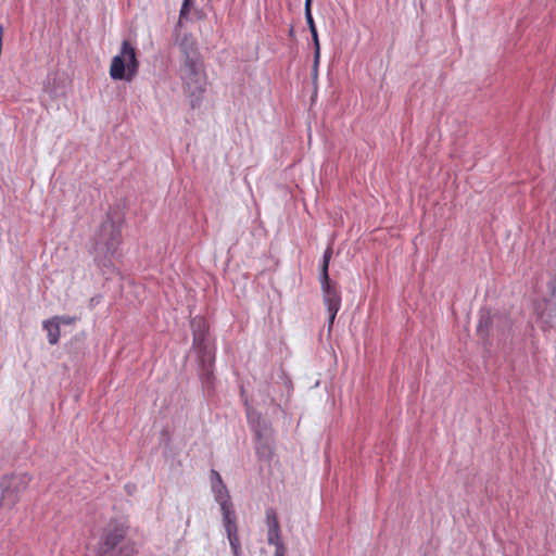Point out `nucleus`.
<instances>
[{
    "instance_id": "14",
    "label": "nucleus",
    "mask_w": 556,
    "mask_h": 556,
    "mask_svg": "<svg viewBox=\"0 0 556 556\" xmlns=\"http://www.w3.org/2000/svg\"><path fill=\"white\" fill-rule=\"evenodd\" d=\"M42 327L48 333V342L51 345L56 344L60 339V321H56L52 317L51 319L45 320Z\"/></svg>"
},
{
    "instance_id": "5",
    "label": "nucleus",
    "mask_w": 556,
    "mask_h": 556,
    "mask_svg": "<svg viewBox=\"0 0 556 556\" xmlns=\"http://www.w3.org/2000/svg\"><path fill=\"white\" fill-rule=\"evenodd\" d=\"M139 71L137 50L128 40H124L121 51L112 59L110 76L114 80L132 81Z\"/></svg>"
},
{
    "instance_id": "4",
    "label": "nucleus",
    "mask_w": 556,
    "mask_h": 556,
    "mask_svg": "<svg viewBox=\"0 0 556 556\" xmlns=\"http://www.w3.org/2000/svg\"><path fill=\"white\" fill-rule=\"evenodd\" d=\"M510 328L511 320L507 314L491 312L489 308L480 309L477 334L485 344H490L493 338L504 339Z\"/></svg>"
},
{
    "instance_id": "29",
    "label": "nucleus",
    "mask_w": 556,
    "mask_h": 556,
    "mask_svg": "<svg viewBox=\"0 0 556 556\" xmlns=\"http://www.w3.org/2000/svg\"><path fill=\"white\" fill-rule=\"evenodd\" d=\"M289 37H294V28H293V26H291L290 29H289Z\"/></svg>"
},
{
    "instance_id": "26",
    "label": "nucleus",
    "mask_w": 556,
    "mask_h": 556,
    "mask_svg": "<svg viewBox=\"0 0 556 556\" xmlns=\"http://www.w3.org/2000/svg\"><path fill=\"white\" fill-rule=\"evenodd\" d=\"M312 2H313V0H305V3H304V11H309V10H312Z\"/></svg>"
},
{
    "instance_id": "19",
    "label": "nucleus",
    "mask_w": 556,
    "mask_h": 556,
    "mask_svg": "<svg viewBox=\"0 0 556 556\" xmlns=\"http://www.w3.org/2000/svg\"><path fill=\"white\" fill-rule=\"evenodd\" d=\"M267 543L269 545H277L283 543L281 536V528L267 531Z\"/></svg>"
},
{
    "instance_id": "21",
    "label": "nucleus",
    "mask_w": 556,
    "mask_h": 556,
    "mask_svg": "<svg viewBox=\"0 0 556 556\" xmlns=\"http://www.w3.org/2000/svg\"><path fill=\"white\" fill-rule=\"evenodd\" d=\"M312 40L314 43V52L316 54V62H319L320 59V43L318 38L317 29L311 31Z\"/></svg>"
},
{
    "instance_id": "10",
    "label": "nucleus",
    "mask_w": 556,
    "mask_h": 556,
    "mask_svg": "<svg viewBox=\"0 0 556 556\" xmlns=\"http://www.w3.org/2000/svg\"><path fill=\"white\" fill-rule=\"evenodd\" d=\"M175 43L180 52V63H191L203 60L195 38L188 33L177 35Z\"/></svg>"
},
{
    "instance_id": "25",
    "label": "nucleus",
    "mask_w": 556,
    "mask_h": 556,
    "mask_svg": "<svg viewBox=\"0 0 556 556\" xmlns=\"http://www.w3.org/2000/svg\"><path fill=\"white\" fill-rule=\"evenodd\" d=\"M274 546H275V555L274 556H286L287 548H286L285 543H280V544L274 545Z\"/></svg>"
},
{
    "instance_id": "23",
    "label": "nucleus",
    "mask_w": 556,
    "mask_h": 556,
    "mask_svg": "<svg viewBox=\"0 0 556 556\" xmlns=\"http://www.w3.org/2000/svg\"><path fill=\"white\" fill-rule=\"evenodd\" d=\"M304 13H305V20H306V23L308 25L309 31L317 29L316 25H315V22H314V18H313L312 10L304 11Z\"/></svg>"
},
{
    "instance_id": "13",
    "label": "nucleus",
    "mask_w": 556,
    "mask_h": 556,
    "mask_svg": "<svg viewBox=\"0 0 556 556\" xmlns=\"http://www.w3.org/2000/svg\"><path fill=\"white\" fill-rule=\"evenodd\" d=\"M222 515H223V523L226 530V533L237 531V516L233 508V504H226L220 506Z\"/></svg>"
},
{
    "instance_id": "28",
    "label": "nucleus",
    "mask_w": 556,
    "mask_h": 556,
    "mask_svg": "<svg viewBox=\"0 0 556 556\" xmlns=\"http://www.w3.org/2000/svg\"><path fill=\"white\" fill-rule=\"evenodd\" d=\"M318 62H316V54L314 53V72L317 73Z\"/></svg>"
},
{
    "instance_id": "17",
    "label": "nucleus",
    "mask_w": 556,
    "mask_h": 556,
    "mask_svg": "<svg viewBox=\"0 0 556 556\" xmlns=\"http://www.w3.org/2000/svg\"><path fill=\"white\" fill-rule=\"evenodd\" d=\"M332 256V248L328 247L323 255V260L319 268V277H329V263Z\"/></svg>"
},
{
    "instance_id": "15",
    "label": "nucleus",
    "mask_w": 556,
    "mask_h": 556,
    "mask_svg": "<svg viewBox=\"0 0 556 556\" xmlns=\"http://www.w3.org/2000/svg\"><path fill=\"white\" fill-rule=\"evenodd\" d=\"M212 492L215 501L219 504V506L232 503L226 484L212 488Z\"/></svg>"
},
{
    "instance_id": "20",
    "label": "nucleus",
    "mask_w": 556,
    "mask_h": 556,
    "mask_svg": "<svg viewBox=\"0 0 556 556\" xmlns=\"http://www.w3.org/2000/svg\"><path fill=\"white\" fill-rule=\"evenodd\" d=\"M191 4H192V0H184L182 1L181 9L179 12V22H178L179 25L182 23L184 20H188Z\"/></svg>"
},
{
    "instance_id": "12",
    "label": "nucleus",
    "mask_w": 556,
    "mask_h": 556,
    "mask_svg": "<svg viewBox=\"0 0 556 556\" xmlns=\"http://www.w3.org/2000/svg\"><path fill=\"white\" fill-rule=\"evenodd\" d=\"M255 435L257 438V444H256V453L260 456V458H269L271 455V447L267 441V439H264V434L267 430L265 421H263V426L260 420V416H257V422L256 425H253Z\"/></svg>"
},
{
    "instance_id": "22",
    "label": "nucleus",
    "mask_w": 556,
    "mask_h": 556,
    "mask_svg": "<svg viewBox=\"0 0 556 556\" xmlns=\"http://www.w3.org/2000/svg\"><path fill=\"white\" fill-rule=\"evenodd\" d=\"M210 479H211V488L220 486V485L225 484L222 479V476L215 469H211Z\"/></svg>"
},
{
    "instance_id": "27",
    "label": "nucleus",
    "mask_w": 556,
    "mask_h": 556,
    "mask_svg": "<svg viewBox=\"0 0 556 556\" xmlns=\"http://www.w3.org/2000/svg\"><path fill=\"white\" fill-rule=\"evenodd\" d=\"M248 419L250 422L254 424V413L250 412L249 409H248Z\"/></svg>"
},
{
    "instance_id": "3",
    "label": "nucleus",
    "mask_w": 556,
    "mask_h": 556,
    "mask_svg": "<svg viewBox=\"0 0 556 556\" xmlns=\"http://www.w3.org/2000/svg\"><path fill=\"white\" fill-rule=\"evenodd\" d=\"M179 77L182 83L184 91L189 99L190 106L192 109L199 108L202 103L207 84L204 60L180 63Z\"/></svg>"
},
{
    "instance_id": "18",
    "label": "nucleus",
    "mask_w": 556,
    "mask_h": 556,
    "mask_svg": "<svg viewBox=\"0 0 556 556\" xmlns=\"http://www.w3.org/2000/svg\"><path fill=\"white\" fill-rule=\"evenodd\" d=\"M266 526H267V531L269 530H276V529H279L280 528V523H279V519H278V515L276 513V510L271 507L267 508L266 509Z\"/></svg>"
},
{
    "instance_id": "2",
    "label": "nucleus",
    "mask_w": 556,
    "mask_h": 556,
    "mask_svg": "<svg viewBox=\"0 0 556 556\" xmlns=\"http://www.w3.org/2000/svg\"><path fill=\"white\" fill-rule=\"evenodd\" d=\"M128 529L124 520H110L102 529L97 556H134L135 546L127 538Z\"/></svg>"
},
{
    "instance_id": "8",
    "label": "nucleus",
    "mask_w": 556,
    "mask_h": 556,
    "mask_svg": "<svg viewBox=\"0 0 556 556\" xmlns=\"http://www.w3.org/2000/svg\"><path fill=\"white\" fill-rule=\"evenodd\" d=\"M319 281L323 291V300L327 306L328 330L330 331L341 307V292L338 283L331 280L330 277H319Z\"/></svg>"
},
{
    "instance_id": "1",
    "label": "nucleus",
    "mask_w": 556,
    "mask_h": 556,
    "mask_svg": "<svg viewBox=\"0 0 556 556\" xmlns=\"http://www.w3.org/2000/svg\"><path fill=\"white\" fill-rule=\"evenodd\" d=\"M124 222V208L119 204H114L110 206L105 219L93 237L91 250L93 262L104 276H111L117 271L114 261L119 256Z\"/></svg>"
},
{
    "instance_id": "11",
    "label": "nucleus",
    "mask_w": 556,
    "mask_h": 556,
    "mask_svg": "<svg viewBox=\"0 0 556 556\" xmlns=\"http://www.w3.org/2000/svg\"><path fill=\"white\" fill-rule=\"evenodd\" d=\"M199 362V376L202 382V386L205 390L210 391L213 388L214 383V363H215V353H212V359H206V357H198Z\"/></svg>"
},
{
    "instance_id": "7",
    "label": "nucleus",
    "mask_w": 556,
    "mask_h": 556,
    "mask_svg": "<svg viewBox=\"0 0 556 556\" xmlns=\"http://www.w3.org/2000/svg\"><path fill=\"white\" fill-rule=\"evenodd\" d=\"M192 330V348L195 350L198 357H206L212 359V353H215V345L208 333L207 321L200 316H195L190 321Z\"/></svg>"
},
{
    "instance_id": "16",
    "label": "nucleus",
    "mask_w": 556,
    "mask_h": 556,
    "mask_svg": "<svg viewBox=\"0 0 556 556\" xmlns=\"http://www.w3.org/2000/svg\"><path fill=\"white\" fill-rule=\"evenodd\" d=\"M227 539L229 541V545H230V548H231V552H232V556H242L241 543H240L238 530L237 531H232V532H228L227 533Z\"/></svg>"
},
{
    "instance_id": "24",
    "label": "nucleus",
    "mask_w": 556,
    "mask_h": 556,
    "mask_svg": "<svg viewBox=\"0 0 556 556\" xmlns=\"http://www.w3.org/2000/svg\"><path fill=\"white\" fill-rule=\"evenodd\" d=\"M56 321H60V325L63 324V325H71L73 324L76 318L75 317H70V316H54L53 317Z\"/></svg>"
},
{
    "instance_id": "9",
    "label": "nucleus",
    "mask_w": 556,
    "mask_h": 556,
    "mask_svg": "<svg viewBox=\"0 0 556 556\" xmlns=\"http://www.w3.org/2000/svg\"><path fill=\"white\" fill-rule=\"evenodd\" d=\"M544 307L535 308L541 320L548 327L556 323V275L547 282V295L543 300Z\"/></svg>"
},
{
    "instance_id": "6",
    "label": "nucleus",
    "mask_w": 556,
    "mask_h": 556,
    "mask_svg": "<svg viewBox=\"0 0 556 556\" xmlns=\"http://www.w3.org/2000/svg\"><path fill=\"white\" fill-rule=\"evenodd\" d=\"M30 478L26 473H16L2 477L0 486L2 489L0 507L12 508L18 501L22 492H24Z\"/></svg>"
}]
</instances>
